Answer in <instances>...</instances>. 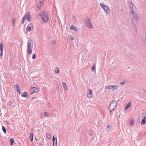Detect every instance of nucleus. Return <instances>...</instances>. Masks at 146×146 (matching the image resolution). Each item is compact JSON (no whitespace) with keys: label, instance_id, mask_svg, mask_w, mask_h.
I'll return each instance as SVG.
<instances>
[{"label":"nucleus","instance_id":"1","mask_svg":"<svg viewBox=\"0 0 146 146\" xmlns=\"http://www.w3.org/2000/svg\"><path fill=\"white\" fill-rule=\"evenodd\" d=\"M33 42L31 39H29L28 42L27 53L28 54H32L33 48Z\"/></svg>","mask_w":146,"mask_h":146},{"label":"nucleus","instance_id":"2","mask_svg":"<svg viewBox=\"0 0 146 146\" xmlns=\"http://www.w3.org/2000/svg\"><path fill=\"white\" fill-rule=\"evenodd\" d=\"M117 101L116 102L115 100L112 101L110 103L108 109L109 110L112 109V110H114L117 105Z\"/></svg>","mask_w":146,"mask_h":146},{"label":"nucleus","instance_id":"3","mask_svg":"<svg viewBox=\"0 0 146 146\" xmlns=\"http://www.w3.org/2000/svg\"><path fill=\"white\" fill-rule=\"evenodd\" d=\"M37 16L38 18H45L48 17L47 13L44 11L39 13L37 15Z\"/></svg>","mask_w":146,"mask_h":146},{"label":"nucleus","instance_id":"4","mask_svg":"<svg viewBox=\"0 0 146 146\" xmlns=\"http://www.w3.org/2000/svg\"><path fill=\"white\" fill-rule=\"evenodd\" d=\"M45 0H37V6L36 9L39 10L41 7H42L44 4Z\"/></svg>","mask_w":146,"mask_h":146},{"label":"nucleus","instance_id":"5","mask_svg":"<svg viewBox=\"0 0 146 146\" xmlns=\"http://www.w3.org/2000/svg\"><path fill=\"white\" fill-rule=\"evenodd\" d=\"M90 19H86L85 20V24L86 26L89 28L92 29L93 26L92 23H90Z\"/></svg>","mask_w":146,"mask_h":146},{"label":"nucleus","instance_id":"6","mask_svg":"<svg viewBox=\"0 0 146 146\" xmlns=\"http://www.w3.org/2000/svg\"><path fill=\"white\" fill-rule=\"evenodd\" d=\"M100 6L104 10L106 13L109 14L110 12V10L109 8L108 7L102 4H100Z\"/></svg>","mask_w":146,"mask_h":146},{"label":"nucleus","instance_id":"7","mask_svg":"<svg viewBox=\"0 0 146 146\" xmlns=\"http://www.w3.org/2000/svg\"><path fill=\"white\" fill-rule=\"evenodd\" d=\"M105 89H112L114 90L117 89V86L116 85H110L106 86L105 87Z\"/></svg>","mask_w":146,"mask_h":146},{"label":"nucleus","instance_id":"8","mask_svg":"<svg viewBox=\"0 0 146 146\" xmlns=\"http://www.w3.org/2000/svg\"><path fill=\"white\" fill-rule=\"evenodd\" d=\"M3 44L2 42L0 44V55L2 56L3 54Z\"/></svg>","mask_w":146,"mask_h":146},{"label":"nucleus","instance_id":"9","mask_svg":"<svg viewBox=\"0 0 146 146\" xmlns=\"http://www.w3.org/2000/svg\"><path fill=\"white\" fill-rule=\"evenodd\" d=\"M33 92L31 93V94H33L34 93L37 92L39 91L38 89L35 87H33L32 88Z\"/></svg>","mask_w":146,"mask_h":146},{"label":"nucleus","instance_id":"10","mask_svg":"<svg viewBox=\"0 0 146 146\" xmlns=\"http://www.w3.org/2000/svg\"><path fill=\"white\" fill-rule=\"evenodd\" d=\"M31 15L29 12H27L26 15L23 17V18H30Z\"/></svg>","mask_w":146,"mask_h":146},{"label":"nucleus","instance_id":"11","mask_svg":"<svg viewBox=\"0 0 146 146\" xmlns=\"http://www.w3.org/2000/svg\"><path fill=\"white\" fill-rule=\"evenodd\" d=\"M32 26H33V25H32L31 23H30V24H29L28 26H27L26 29V30L27 31L26 32L27 33V31L29 32L31 31V27H32Z\"/></svg>","mask_w":146,"mask_h":146},{"label":"nucleus","instance_id":"12","mask_svg":"<svg viewBox=\"0 0 146 146\" xmlns=\"http://www.w3.org/2000/svg\"><path fill=\"white\" fill-rule=\"evenodd\" d=\"M21 96L22 97H24L25 98H28V93L26 92H24L21 94Z\"/></svg>","mask_w":146,"mask_h":146},{"label":"nucleus","instance_id":"13","mask_svg":"<svg viewBox=\"0 0 146 146\" xmlns=\"http://www.w3.org/2000/svg\"><path fill=\"white\" fill-rule=\"evenodd\" d=\"M146 122V117L144 116L141 122V125H144Z\"/></svg>","mask_w":146,"mask_h":146},{"label":"nucleus","instance_id":"14","mask_svg":"<svg viewBox=\"0 0 146 146\" xmlns=\"http://www.w3.org/2000/svg\"><path fill=\"white\" fill-rule=\"evenodd\" d=\"M70 29L76 31H78L77 28L74 26L72 25L70 27Z\"/></svg>","mask_w":146,"mask_h":146},{"label":"nucleus","instance_id":"15","mask_svg":"<svg viewBox=\"0 0 146 146\" xmlns=\"http://www.w3.org/2000/svg\"><path fill=\"white\" fill-rule=\"evenodd\" d=\"M14 88L16 91L20 90L18 84L15 85L14 86Z\"/></svg>","mask_w":146,"mask_h":146},{"label":"nucleus","instance_id":"16","mask_svg":"<svg viewBox=\"0 0 146 146\" xmlns=\"http://www.w3.org/2000/svg\"><path fill=\"white\" fill-rule=\"evenodd\" d=\"M63 86L65 90H67V86L66 84L64 82H62Z\"/></svg>","mask_w":146,"mask_h":146},{"label":"nucleus","instance_id":"17","mask_svg":"<svg viewBox=\"0 0 146 146\" xmlns=\"http://www.w3.org/2000/svg\"><path fill=\"white\" fill-rule=\"evenodd\" d=\"M131 105V104L130 102H129L127 104V105L125 106V111H126L127 109Z\"/></svg>","mask_w":146,"mask_h":146},{"label":"nucleus","instance_id":"18","mask_svg":"<svg viewBox=\"0 0 146 146\" xmlns=\"http://www.w3.org/2000/svg\"><path fill=\"white\" fill-rule=\"evenodd\" d=\"M42 20H40V21L42 22H44L43 23H45L47 22L48 21V19H41Z\"/></svg>","mask_w":146,"mask_h":146},{"label":"nucleus","instance_id":"19","mask_svg":"<svg viewBox=\"0 0 146 146\" xmlns=\"http://www.w3.org/2000/svg\"><path fill=\"white\" fill-rule=\"evenodd\" d=\"M90 92H89L87 94V96L88 98H90L92 97V90H90Z\"/></svg>","mask_w":146,"mask_h":146},{"label":"nucleus","instance_id":"20","mask_svg":"<svg viewBox=\"0 0 146 146\" xmlns=\"http://www.w3.org/2000/svg\"><path fill=\"white\" fill-rule=\"evenodd\" d=\"M56 140H57V138L55 137L54 136H53L52 139L53 146H54L55 141H56Z\"/></svg>","mask_w":146,"mask_h":146},{"label":"nucleus","instance_id":"21","mask_svg":"<svg viewBox=\"0 0 146 146\" xmlns=\"http://www.w3.org/2000/svg\"><path fill=\"white\" fill-rule=\"evenodd\" d=\"M2 129L4 133H6L7 132L6 129V128L3 126L2 127Z\"/></svg>","mask_w":146,"mask_h":146},{"label":"nucleus","instance_id":"22","mask_svg":"<svg viewBox=\"0 0 146 146\" xmlns=\"http://www.w3.org/2000/svg\"><path fill=\"white\" fill-rule=\"evenodd\" d=\"M10 141L11 145V146L13 145V143H14V140L13 138H11L10 139Z\"/></svg>","mask_w":146,"mask_h":146},{"label":"nucleus","instance_id":"23","mask_svg":"<svg viewBox=\"0 0 146 146\" xmlns=\"http://www.w3.org/2000/svg\"><path fill=\"white\" fill-rule=\"evenodd\" d=\"M46 136L47 138L48 139H50V135L49 134L47 133L46 135Z\"/></svg>","mask_w":146,"mask_h":146},{"label":"nucleus","instance_id":"24","mask_svg":"<svg viewBox=\"0 0 146 146\" xmlns=\"http://www.w3.org/2000/svg\"><path fill=\"white\" fill-rule=\"evenodd\" d=\"M95 65H94V66H93L91 68V70H92V71H94L95 70Z\"/></svg>","mask_w":146,"mask_h":146},{"label":"nucleus","instance_id":"25","mask_svg":"<svg viewBox=\"0 0 146 146\" xmlns=\"http://www.w3.org/2000/svg\"><path fill=\"white\" fill-rule=\"evenodd\" d=\"M29 138L30 139L33 138V135L32 133H30V135L29 137Z\"/></svg>","mask_w":146,"mask_h":146},{"label":"nucleus","instance_id":"26","mask_svg":"<svg viewBox=\"0 0 146 146\" xmlns=\"http://www.w3.org/2000/svg\"><path fill=\"white\" fill-rule=\"evenodd\" d=\"M129 4L130 5V7L131 8V9L132 10V8L133 7V5L132 4V3L130 2H129Z\"/></svg>","mask_w":146,"mask_h":146},{"label":"nucleus","instance_id":"27","mask_svg":"<svg viewBox=\"0 0 146 146\" xmlns=\"http://www.w3.org/2000/svg\"><path fill=\"white\" fill-rule=\"evenodd\" d=\"M44 113L45 116L46 117H48L49 115V113L47 112H44Z\"/></svg>","mask_w":146,"mask_h":146},{"label":"nucleus","instance_id":"28","mask_svg":"<svg viewBox=\"0 0 146 146\" xmlns=\"http://www.w3.org/2000/svg\"><path fill=\"white\" fill-rule=\"evenodd\" d=\"M13 104L12 102L11 101H10L8 102L7 104L9 105L12 106V105Z\"/></svg>","mask_w":146,"mask_h":146},{"label":"nucleus","instance_id":"29","mask_svg":"<svg viewBox=\"0 0 146 146\" xmlns=\"http://www.w3.org/2000/svg\"><path fill=\"white\" fill-rule=\"evenodd\" d=\"M134 121L133 120L131 119L130 121V124L132 125L134 123Z\"/></svg>","mask_w":146,"mask_h":146},{"label":"nucleus","instance_id":"30","mask_svg":"<svg viewBox=\"0 0 146 146\" xmlns=\"http://www.w3.org/2000/svg\"><path fill=\"white\" fill-rule=\"evenodd\" d=\"M32 57L33 59H35L36 58V55L35 54H33L32 55Z\"/></svg>","mask_w":146,"mask_h":146},{"label":"nucleus","instance_id":"31","mask_svg":"<svg viewBox=\"0 0 146 146\" xmlns=\"http://www.w3.org/2000/svg\"><path fill=\"white\" fill-rule=\"evenodd\" d=\"M52 43L55 44H56V41L55 40H53L52 41Z\"/></svg>","mask_w":146,"mask_h":146},{"label":"nucleus","instance_id":"32","mask_svg":"<svg viewBox=\"0 0 146 146\" xmlns=\"http://www.w3.org/2000/svg\"><path fill=\"white\" fill-rule=\"evenodd\" d=\"M55 72L56 73H58L59 72V70L58 68H57V70H56L55 71Z\"/></svg>","mask_w":146,"mask_h":146},{"label":"nucleus","instance_id":"33","mask_svg":"<svg viewBox=\"0 0 146 146\" xmlns=\"http://www.w3.org/2000/svg\"><path fill=\"white\" fill-rule=\"evenodd\" d=\"M15 19H13V21H12V25H13V26H14V23H15Z\"/></svg>","mask_w":146,"mask_h":146},{"label":"nucleus","instance_id":"34","mask_svg":"<svg viewBox=\"0 0 146 146\" xmlns=\"http://www.w3.org/2000/svg\"><path fill=\"white\" fill-rule=\"evenodd\" d=\"M26 19H22V22L21 23V24H23L25 22V20Z\"/></svg>","mask_w":146,"mask_h":146},{"label":"nucleus","instance_id":"35","mask_svg":"<svg viewBox=\"0 0 146 146\" xmlns=\"http://www.w3.org/2000/svg\"><path fill=\"white\" fill-rule=\"evenodd\" d=\"M124 83H125V82L123 81V82H120L119 84L120 85H123V84H124Z\"/></svg>","mask_w":146,"mask_h":146},{"label":"nucleus","instance_id":"36","mask_svg":"<svg viewBox=\"0 0 146 146\" xmlns=\"http://www.w3.org/2000/svg\"><path fill=\"white\" fill-rule=\"evenodd\" d=\"M132 23L133 24V25L135 26V23L133 22V19H132Z\"/></svg>","mask_w":146,"mask_h":146},{"label":"nucleus","instance_id":"37","mask_svg":"<svg viewBox=\"0 0 146 146\" xmlns=\"http://www.w3.org/2000/svg\"><path fill=\"white\" fill-rule=\"evenodd\" d=\"M93 133L92 132H91L90 133H89V135L90 136L92 135H93Z\"/></svg>","mask_w":146,"mask_h":146},{"label":"nucleus","instance_id":"38","mask_svg":"<svg viewBox=\"0 0 146 146\" xmlns=\"http://www.w3.org/2000/svg\"><path fill=\"white\" fill-rule=\"evenodd\" d=\"M57 140H56L55 141V144H54V146H57Z\"/></svg>","mask_w":146,"mask_h":146},{"label":"nucleus","instance_id":"39","mask_svg":"<svg viewBox=\"0 0 146 146\" xmlns=\"http://www.w3.org/2000/svg\"><path fill=\"white\" fill-rule=\"evenodd\" d=\"M27 20L28 21H29V22H31V19H27Z\"/></svg>","mask_w":146,"mask_h":146},{"label":"nucleus","instance_id":"40","mask_svg":"<svg viewBox=\"0 0 146 146\" xmlns=\"http://www.w3.org/2000/svg\"><path fill=\"white\" fill-rule=\"evenodd\" d=\"M110 111V114H111V112L112 111H113V110H112V109H111V110H109Z\"/></svg>","mask_w":146,"mask_h":146},{"label":"nucleus","instance_id":"41","mask_svg":"<svg viewBox=\"0 0 146 146\" xmlns=\"http://www.w3.org/2000/svg\"><path fill=\"white\" fill-rule=\"evenodd\" d=\"M132 10V15H133L134 16V11H133Z\"/></svg>","mask_w":146,"mask_h":146},{"label":"nucleus","instance_id":"42","mask_svg":"<svg viewBox=\"0 0 146 146\" xmlns=\"http://www.w3.org/2000/svg\"><path fill=\"white\" fill-rule=\"evenodd\" d=\"M74 39V37H73L71 36V38H70V39L71 40H73Z\"/></svg>","mask_w":146,"mask_h":146},{"label":"nucleus","instance_id":"43","mask_svg":"<svg viewBox=\"0 0 146 146\" xmlns=\"http://www.w3.org/2000/svg\"><path fill=\"white\" fill-rule=\"evenodd\" d=\"M17 92H18L19 94H20L21 93V92L20 91V90H17Z\"/></svg>","mask_w":146,"mask_h":146},{"label":"nucleus","instance_id":"44","mask_svg":"<svg viewBox=\"0 0 146 146\" xmlns=\"http://www.w3.org/2000/svg\"><path fill=\"white\" fill-rule=\"evenodd\" d=\"M133 28L134 30H136V27L135 26H134L133 27Z\"/></svg>","mask_w":146,"mask_h":146},{"label":"nucleus","instance_id":"45","mask_svg":"<svg viewBox=\"0 0 146 146\" xmlns=\"http://www.w3.org/2000/svg\"><path fill=\"white\" fill-rule=\"evenodd\" d=\"M30 140L31 142H32L33 141V138L30 139Z\"/></svg>","mask_w":146,"mask_h":146},{"label":"nucleus","instance_id":"46","mask_svg":"<svg viewBox=\"0 0 146 146\" xmlns=\"http://www.w3.org/2000/svg\"><path fill=\"white\" fill-rule=\"evenodd\" d=\"M39 146H42V144L41 143H39Z\"/></svg>","mask_w":146,"mask_h":146},{"label":"nucleus","instance_id":"47","mask_svg":"<svg viewBox=\"0 0 146 146\" xmlns=\"http://www.w3.org/2000/svg\"><path fill=\"white\" fill-rule=\"evenodd\" d=\"M135 20V21H138L139 20V19H134Z\"/></svg>","mask_w":146,"mask_h":146},{"label":"nucleus","instance_id":"48","mask_svg":"<svg viewBox=\"0 0 146 146\" xmlns=\"http://www.w3.org/2000/svg\"><path fill=\"white\" fill-rule=\"evenodd\" d=\"M36 98V97H33V98L31 99H32V100H33V99H34V98Z\"/></svg>","mask_w":146,"mask_h":146},{"label":"nucleus","instance_id":"49","mask_svg":"<svg viewBox=\"0 0 146 146\" xmlns=\"http://www.w3.org/2000/svg\"><path fill=\"white\" fill-rule=\"evenodd\" d=\"M110 127V126L109 125H108V126H107V128H108Z\"/></svg>","mask_w":146,"mask_h":146},{"label":"nucleus","instance_id":"50","mask_svg":"<svg viewBox=\"0 0 146 146\" xmlns=\"http://www.w3.org/2000/svg\"><path fill=\"white\" fill-rule=\"evenodd\" d=\"M35 139L36 140V141H37L38 140L37 139H36V137L35 138Z\"/></svg>","mask_w":146,"mask_h":146},{"label":"nucleus","instance_id":"51","mask_svg":"<svg viewBox=\"0 0 146 146\" xmlns=\"http://www.w3.org/2000/svg\"><path fill=\"white\" fill-rule=\"evenodd\" d=\"M119 117H121L120 115H119Z\"/></svg>","mask_w":146,"mask_h":146}]
</instances>
